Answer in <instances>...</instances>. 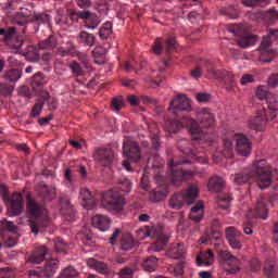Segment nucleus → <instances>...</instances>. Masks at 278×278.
<instances>
[{"mask_svg": "<svg viewBox=\"0 0 278 278\" xmlns=\"http://www.w3.org/2000/svg\"><path fill=\"white\" fill-rule=\"evenodd\" d=\"M87 266H89V268H93V270H97V273H100V275H110V267L103 262L89 258L87 261Z\"/></svg>", "mask_w": 278, "mask_h": 278, "instance_id": "412c9836", "label": "nucleus"}, {"mask_svg": "<svg viewBox=\"0 0 278 278\" xmlns=\"http://www.w3.org/2000/svg\"><path fill=\"white\" fill-rule=\"evenodd\" d=\"M277 271V264L273 262H266L264 266V274L266 277H273L275 273Z\"/></svg>", "mask_w": 278, "mask_h": 278, "instance_id": "5fc2aeb1", "label": "nucleus"}, {"mask_svg": "<svg viewBox=\"0 0 278 278\" xmlns=\"http://www.w3.org/2000/svg\"><path fill=\"white\" fill-rule=\"evenodd\" d=\"M235 140L236 153H238V155H241V157H249V155H251V151L253 150V146L251 143V140H249V137H247V135L236 134Z\"/></svg>", "mask_w": 278, "mask_h": 278, "instance_id": "39448f33", "label": "nucleus"}, {"mask_svg": "<svg viewBox=\"0 0 278 278\" xmlns=\"http://www.w3.org/2000/svg\"><path fill=\"white\" fill-rule=\"evenodd\" d=\"M217 255L219 257L220 264H227L232 257H235L229 251H218Z\"/></svg>", "mask_w": 278, "mask_h": 278, "instance_id": "4d7b16f0", "label": "nucleus"}, {"mask_svg": "<svg viewBox=\"0 0 278 278\" xmlns=\"http://www.w3.org/2000/svg\"><path fill=\"white\" fill-rule=\"evenodd\" d=\"M81 205L85 207V210H94L97 207V201H94V198L92 197V192L88 189H84L81 192Z\"/></svg>", "mask_w": 278, "mask_h": 278, "instance_id": "aec40b11", "label": "nucleus"}, {"mask_svg": "<svg viewBox=\"0 0 278 278\" xmlns=\"http://www.w3.org/2000/svg\"><path fill=\"white\" fill-rule=\"evenodd\" d=\"M268 88H277L278 87V73H271L267 79Z\"/></svg>", "mask_w": 278, "mask_h": 278, "instance_id": "e2e57ef3", "label": "nucleus"}, {"mask_svg": "<svg viewBox=\"0 0 278 278\" xmlns=\"http://www.w3.org/2000/svg\"><path fill=\"white\" fill-rule=\"evenodd\" d=\"M224 270L228 273V275H236V273H240V260L238 257H232L226 264H224Z\"/></svg>", "mask_w": 278, "mask_h": 278, "instance_id": "c85d7f7f", "label": "nucleus"}, {"mask_svg": "<svg viewBox=\"0 0 278 278\" xmlns=\"http://www.w3.org/2000/svg\"><path fill=\"white\" fill-rule=\"evenodd\" d=\"M53 58V50H41V52L39 53V63L43 64L45 66H49Z\"/></svg>", "mask_w": 278, "mask_h": 278, "instance_id": "c9c22d12", "label": "nucleus"}, {"mask_svg": "<svg viewBox=\"0 0 278 278\" xmlns=\"http://www.w3.org/2000/svg\"><path fill=\"white\" fill-rule=\"evenodd\" d=\"M168 197V187L166 185L157 186L149 193V200L152 203H160Z\"/></svg>", "mask_w": 278, "mask_h": 278, "instance_id": "ddd939ff", "label": "nucleus"}, {"mask_svg": "<svg viewBox=\"0 0 278 278\" xmlns=\"http://www.w3.org/2000/svg\"><path fill=\"white\" fill-rule=\"evenodd\" d=\"M110 36H112V23L106 22L99 29V37L101 38V40H108Z\"/></svg>", "mask_w": 278, "mask_h": 278, "instance_id": "a19ab883", "label": "nucleus"}, {"mask_svg": "<svg viewBox=\"0 0 278 278\" xmlns=\"http://www.w3.org/2000/svg\"><path fill=\"white\" fill-rule=\"evenodd\" d=\"M260 51V62L262 64H268L270 61L275 60L277 58V51L275 50H258Z\"/></svg>", "mask_w": 278, "mask_h": 278, "instance_id": "72a5a7b5", "label": "nucleus"}, {"mask_svg": "<svg viewBox=\"0 0 278 278\" xmlns=\"http://www.w3.org/2000/svg\"><path fill=\"white\" fill-rule=\"evenodd\" d=\"M92 55L97 59L105 58V55H108V49H105L103 46H97L92 50Z\"/></svg>", "mask_w": 278, "mask_h": 278, "instance_id": "13d9d810", "label": "nucleus"}, {"mask_svg": "<svg viewBox=\"0 0 278 278\" xmlns=\"http://www.w3.org/2000/svg\"><path fill=\"white\" fill-rule=\"evenodd\" d=\"M78 275L79 273L77 271V269H75V267L67 266L60 274V278H76Z\"/></svg>", "mask_w": 278, "mask_h": 278, "instance_id": "09e8293b", "label": "nucleus"}, {"mask_svg": "<svg viewBox=\"0 0 278 278\" xmlns=\"http://www.w3.org/2000/svg\"><path fill=\"white\" fill-rule=\"evenodd\" d=\"M45 86V74L37 73L33 76V87L42 88Z\"/></svg>", "mask_w": 278, "mask_h": 278, "instance_id": "603ef678", "label": "nucleus"}, {"mask_svg": "<svg viewBox=\"0 0 278 278\" xmlns=\"http://www.w3.org/2000/svg\"><path fill=\"white\" fill-rule=\"evenodd\" d=\"M59 202L61 204L62 210H73V204H71V200H68L66 195H60Z\"/></svg>", "mask_w": 278, "mask_h": 278, "instance_id": "69168bd1", "label": "nucleus"}, {"mask_svg": "<svg viewBox=\"0 0 278 278\" xmlns=\"http://www.w3.org/2000/svg\"><path fill=\"white\" fill-rule=\"evenodd\" d=\"M59 268H60V261L51 260L46 264L42 273L45 277L51 278L53 277V275H55V273H58Z\"/></svg>", "mask_w": 278, "mask_h": 278, "instance_id": "bb28decb", "label": "nucleus"}, {"mask_svg": "<svg viewBox=\"0 0 278 278\" xmlns=\"http://www.w3.org/2000/svg\"><path fill=\"white\" fill-rule=\"evenodd\" d=\"M223 155L226 156L228 160H231L233 157V143L229 139L223 140Z\"/></svg>", "mask_w": 278, "mask_h": 278, "instance_id": "58836bf2", "label": "nucleus"}, {"mask_svg": "<svg viewBox=\"0 0 278 278\" xmlns=\"http://www.w3.org/2000/svg\"><path fill=\"white\" fill-rule=\"evenodd\" d=\"M68 68L72 71L75 77H84V75H86V71L84 70V66H81V64H79V62L77 61H72L68 64Z\"/></svg>", "mask_w": 278, "mask_h": 278, "instance_id": "e433bc0d", "label": "nucleus"}, {"mask_svg": "<svg viewBox=\"0 0 278 278\" xmlns=\"http://www.w3.org/2000/svg\"><path fill=\"white\" fill-rule=\"evenodd\" d=\"M267 123L268 117H266V109H263L256 116L249 121L250 128L255 131H264Z\"/></svg>", "mask_w": 278, "mask_h": 278, "instance_id": "9d476101", "label": "nucleus"}, {"mask_svg": "<svg viewBox=\"0 0 278 278\" xmlns=\"http://www.w3.org/2000/svg\"><path fill=\"white\" fill-rule=\"evenodd\" d=\"M78 40L85 47H94L97 45V37L86 30L79 33Z\"/></svg>", "mask_w": 278, "mask_h": 278, "instance_id": "a878e982", "label": "nucleus"}, {"mask_svg": "<svg viewBox=\"0 0 278 278\" xmlns=\"http://www.w3.org/2000/svg\"><path fill=\"white\" fill-rule=\"evenodd\" d=\"M26 214L28 216V226L30 227L31 233L38 236L40 228L46 227L42 216L45 214V204L38 203L30 193L26 195Z\"/></svg>", "mask_w": 278, "mask_h": 278, "instance_id": "f03ea898", "label": "nucleus"}, {"mask_svg": "<svg viewBox=\"0 0 278 278\" xmlns=\"http://www.w3.org/2000/svg\"><path fill=\"white\" fill-rule=\"evenodd\" d=\"M5 43L10 49H14L20 55H22L23 51H25V41L23 37L15 35L7 39Z\"/></svg>", "mask_w": 278, "mask_h": 278, "instance_id": "6ab92c4d", "label": "nucleus"}, {"mask_svg": "<svg viewBox=\"0 0 278 278\" xmlns=\"http://www.w3.org/2000/svg\"><path fill=\"white\" fill-rule=\"evenodd\" d=\"M92 226L100 231H108L112 220L105 215H96L91 219Z\"/></svg>", "mask_w": 278, "mask_h": 278, "instance_id": "a211bd4d", "label": "nucleus"}, {"mask_svg": "<svg viewBox=\"0 0 278 278\" xmlns=\"http://www.w3.org/2000/svg\"><path fill=\"white\" fill-rule=\"evenodd\" d=\"M178 149L182 152L186 153L187 155L189 153H192V149L190 148V141L186 139H180L177 143Z\"/></svg>", "mask_w": 278, "mask_h": 278, "instance_id": "864d4df0", "label": "nucleus"}, {"mask_svg": "<svg viewBox=\"0 0 278 278\" xmlns=\"http://www.w3.org/2000/svg\"><path fill=\"white\" fill-rule=\"evenodd\" d=\"M273 46V39L270 36L263 37V40L261 42V46L258 47V50H270V47Z\"/></svg>", "mask_w": 278, "mask_h": 278, "instance_id": "680f3d73", "label": "nucleus"}, {"mask_svg": "<svg viewBox=\"0 0 278 278\" xmlns=\"http://www.w3.org/2000/svg\"><path fill=\"white\" fill-rule=\"evenodd\" d=\"M166 53H175L177 51V39L175 37H168L165 41Z\"/></svg>", "mask_w": 278, "mask_h": 278, "instance_id": "8fccbe9b", "label": "nucleus"}, {"mask_svg": "<svg viewBox=\"0 0 278 278\" xmlns=\"http://www.w3.org/2000/svg\"><path fill=\"white\" fill-rule=\"evenodd\" d=\"M189 132L191 134V140L195 142L201 141V134H203V127L199 125L193 118L189 119Z\"/></svg>", "mask_w": 278, "mask_h": 278, "instance_id": "4be33fe9", "label": "nucleus"}, {"mask_svg": "<svg viewBox=\"0 0 278 278\" xmlns=\"http://www.w3.org/2000/svg\"><path fill=\"white\" fill-rule=\"evenodd\" d=\"M18 97H23L24 99H31V89L27 86H21L17 89Z\"/></svg>", "mask_w": 278, "mask_h": 278, "instance_id": "052dcab7", "label": "nucleus"}, {"mask_svg": "<svg viewBox=\"0 0 278 278\" xmlns=\"http://www.w3.org/2000/svg\"><path fill=\"white\" fill-rule=\"evenodd\" d=\"M166 244H168V238L167 237L160 238L157 241H155L152 244L151 250L154 251V253H160V251H164V248L166 247Z\"/></svg>", "mask_w": 278, "mask_h": 278, "instance_id": "37998d69", "label": "nucleus"}, {"mask_svg": "<svg viewBox=\"0 0 278 278\" xmlns=\"http://www.w3.org/2000/svg\"><path fill=\"white\" fill-rule=\"evenodd\" d=\"M164 127L167 134H177L179 129L184 127V125L181 124V122H179V119H168L167 122H165Z\"/></svg>", "mask_w": 278, "mask_h": 278, "instance_id": "473e14b6", "label": "nucleus"}, {"mask_svg": "<svg viewBox=\"0 0 278 278\" xmlns=\"http://www.w3.org/2000/svg\"><path fill=\"white\" fill-rule=\"evenodd\" d=\"M10 203L9 212L12 216H21L25 212V200L23 199V193L14 192L7 199Z\"/></svg>", "mask_w": 278, "mask_h": 278, "instance_id": "6e6552de", "label": "nucleus"}, {"mask_svg": "<svg viewBox=\"0 0 278 278\" xmlns=\"http://www.w3.org/2000/svg\"><path fill=\"white\" fill-rule=\"evenodd\" d=\"M99 17L97 15H92L85 24V27H87V29H97V27H99Z\"/></svg>", "mask_w": 278, "mask_h": 278, "instance_id": "bf43d9fd", "label": "nucleus"}, {"mask_svg": "<svg viewBox=\"0 0 278 278\" xmlns=\"http://www.w3.org/2000/svg\"><path fill=\"white\" fill-rule=\"evenodd\" d=\"M257 42V36L247 34L237 39V45L240 49H248V47H253Z\"/></svg>", "mask_w": 278, "mask_h": 278, "instance_id": "b1692460", "label": "nucleus"}, {"mask_svg": "<svg viewBox=\"0 0 278 278\" xmlns=\"http://www.w3.org/2000/svg\"><path fill=\"white\" fill-rule=\"evenodd\" d=\"M117 189H119L121 192H125V194H129L131 192V181L127 178H119Z\"/></svg>", "mask_w": 278, "mask_h": 278, "instance_id": "79ce46f5", "label": "nucleus"}, {"mask_svg": "<svg viewBox=\"0 0 278 278\" xmlns=\"http://www.w3.org/2000/svg\"><path fill=\"white\" fill-rule=\"evenodd\" d=\"M93 159L99 162L103 168L112 166L114 162V150L112 148H98L93 153Z\"/></svg>", "mask_w": 278, "mask_h": 278, "instance_id": "0eeeda50", "label": "nucleus"}, {"mask_svg": "<svg viewBox=\"0 0 278 278\" xmlns=\"http://www.w3.org/2000/svg\"><path fill=\"white\" fill-rule=\"evenodd\" d=\"M123 152L125 157L129 162H134L135 164L137 162H140V160L142 159V153L140 152V144H138V142L136 141H132V140L124 141Z\"/></svg>", "mask_w": 278, "mask_h": 278, "instance_id": "423d86ee", "label": "nucleus"}, {"mask_svg": "<svg viewBox=\"0 0 278 278\" xmlns=\"http://www.w3.org/2000/svg\"><path fill=\"white\" fill-rule=\"evenodd\" d=\"M142 268L147 273H153L157 268V257L151 255L146 258L142 263Z\"/></svg>", "mask_w": 278, "mask_h": 278, "instance_id": "f704fd0d", "label": "nucleus"}, {"mask_svg": "<svg viewBox=\"0 0 278 278\" xmlns=\"http://www.w3.org/2000/svg\"><path fill=\"white\" fill-rule=\"evenodd\" d=\"M49 91H41L38 96L37 102L34 104L31 112H30V118H38L40 116V113L42 112V109L45 108V103L49 101Z\"/></svg>", "mask_w": 278, "mask_h": 278, "instance_id": "9b49d317", "label": "nucleus"}, {"mask_svg": "<svg viewBox=\"0 0 278 278\" xmlns=\"http://www.w3.org/2000/svg\"><path fill=\"white\" fill-rule=\"evenodd\" d=\"M76 58H78V60L83 64L84 68H89L90 60H88V54H86L84 52H77Z\"/></svg>", "mask_w": 278, "mask_h": 278, "instance_id": "0e129e2a", "label": "nucleus"}, {"mask_svg": "<svg viewBox=\"0 0 278 278\" xmlns=\"http://www.w3.org/2000/svg\"><path fill=\"white\" fill-rule=\"evenodd\" d=\"M54 249L56 253H66L68 251V243L65 242L62 238L54 239Z\"/></svg>", "mask_w": 278, "mask_h": 278, "instance_id": "c03bdc74", "label": "nucleus"}, {"mask_svg": "<svg viewBox=\"0 0 278 278\" xmlns=\"http://www.w3.org/2000/svg\"><path fill=\"white\" fill-rule=\"evenodd\" d=\"M42 51V49H40V47H35L31 45H27L26 47H24V50H22V55H24V58H27L28 62H40V52Z\"/></svg>", "mask_w": 278, "mask_h": 278, "instance_id": "f8f14e48", "label": "nucleus"}, {"mask_svg": "<svg viewBox=\"0 0 278 278\" xmlns=\"http://www.w3.org/2000/svg\"><path fill=\"white\" fill-rule=\"evenodd\" d=\"M257 222H255L254 219H249L245 223V226L243 227V231L247 236H253V225H256Z\"/></svg>", "mask_w": 278, "mask_h": 278, "instance_id": "774afa93", "label": "nucleus"}, {"mask_svg": "<svg viewBox=\"0 0 278 278\" xmlns=\"http://www.w3.org/2000/svg\"><path fill=\"white\" fill-rule=\"evenodd\" d=\"M198 116L200 118L202 129H210V127H214L216 119L214 118V114L210 112V109H202Z\"/></svg>", "mask_w": 278, "mask_h": 278, "instance_id": "2eb2a0df", "label": "nucleus"}, {"mask_svg": "<svg viewBox=\"0 0 278 278\" xmlns=\"http://www.w3.org/2000/svg\"><path fill=\"white\" fill-rule=\"evenodd\" d=\"M30 22L36 25H49V27H51V15H49V13H35Z\"/></svg>", "mask_w": 278, "mask_h": 278, "instance_id": "c756f323", "label": "nucleus"}, {"mask_svg": "<svg viewBox=\"0 0 278 278\" xmlns=\"http://www.w3.org/2000/svg\"><path fill=\"white\" fill-rule=\"evenodd\" d=\"M255 180L256 185L261 190H266L270 188L273 184V170L266 165V160H260L254 163V166L251 170H243L235 175V184L237 186H243V184H251Z\"/></svg>", "mask_w": 278, "mask_h": 278, "instance_id": "f257e3e1", "label": "nucleus"}, {"mask_svg": "<svg viewBox=\"0 0 278 278\" xmlns=\"http://www.w3.org/2000/svg\"><path fill=\"white\" fill-rule=\"evenodd\" d=\"M127 201L117 190H108L102 194L101 205L111 214H121L125 210Z\"/></svg>", "mask_w": 278, "mask_h": 278, "instance_id": "7ed1b4c3", "label": "nucleus"}, {"mask_svg": "<svg viewBox=\"0 0 278 278\" xmlns=\"http://www.w3.org/2000/svg\"><path fill=\"white\" fill-rule=\"evenodd\" d=\"M224 84H225L226 90H228V92H231V90H233V88H236V78L233 76V73L226 72L224 74Z\"/></svg>", "mask_w": 278, "mask_h": 278, "instance_id": "ea45409f", "label": "nucleus"}, {"mask_svg": "<svg viewBox=\"0 0 278 278\" xmlns=\"http://www.w3.org/2000/svg\"><path fill=\"white\" fill-rule=\"evenodd\" d=\"M256 216L262 218V220H266V218H268V204L266 202H257Z\"/></svg>", "mask_w": 278, "mask_h": 278, "instance_id": "4c0bfd02", "label": "nucleus"}, {"mask_svg": "<svg viewBox=\"0 0 278 278\" xmlns=\"http://www.w3.org/2000/svg\"><path fill=\"white\" fill-rule=\"evenodd\" d=\"M220 14L229 16V18H238V11L233 7H228L227 9H222Z\"/></svg>", "mask_w": 278, "mask_h": 278, "instance_id": "338daca9", "label": "nucleus"}, {"mask_svg": "<svg viewBox=\"0 0 278 278\" xmlns=\"http://www.w3.org/2000/svg\"><path fill=\"white\" fill-rule=\"evenodd\" d=\"M242 233L239 231L238 228L230 226L226 228V240H229L231 238H240Z\"/></svg>", "mask_w": 278, "mask_h": 278, "instance_id": "6e6d98bb", "label": "nucleus"}, {"mask_svg": "<svg viewBox=\"0 0 278 278\" xmlns=\"http://www.w3.org/2000/svg\"><path fill=\"white\" fill-rule=\"evenodd\" d=\"M38 47L42 51H53L58 47V38L50 35L47 39L39 41Z\"/></svg>", "mask_w": 278, "mask_h": 278, "instance_id": "5701e85b", "label": "nucleus"}, {"mask_svg": "<svg viewBox=\"0 0 278 278\" xmlns=\"http://www.w3.org/2000/svg\"><path fill=\"white\" fill-rule=\"evenodd\" d=\"M17 26H11L9 28H0V36H4V42L8 41L9 38H12V36H16L17 34H25L27 27H25V22H17Z\"/></svg>", "mask_w": 278, "mask_h": 278, "instance_id": "4468645a", "label": "nucleus"}, {"mask_svg": "<svg viewBox=\"0 0 278 278\" xmlns=\"http://www.w3.org/2000/svg\"><path fill=\"white\" fill-rule=\"evenodd\" d=\"M256 98L258 99V101H264V99H265L266 103H271L270 99H275V96L262 88H258L256 90Z\"/></svg>", "mask_w": 278, "mask_h": 278, "instance_id": "49530a36", "label": "nucleus"}, {"mask_svg": "<svg viewBox=\"0 0 278 278\" xmlns=\"http://www.w3.org/2000/svg\"><path fill=\"white\" fill-rule=\"evenodd\" d=\"M111 108L115 112H121V110L125 108V99H123V96L113 98L111 101Z\"/></svg>", "mask_w": 278, "mask_h": 278, "instance_id": "a18cd8bd", "label": "nucleus"}, {"mask_svg": "<svg viewBox=\"0 0 278 278\" xmlns=\"http://www.w3.org/2000/svg\"><path fill=\"white\" fill-rule=\"evenodd\" d=\"M136 247V241L131 235H124L119 241V249L122 251H131Z\"/></svg>", "mask_w": 278, "mask_h": 278, "instance_id": "7c9ffc66", "label": "nucleus"}, {"mask_svg": "<svg viewBox=\"0 0 278 278\" xmlns=\"http://www.w3.org/2000/svg\"><path fill=\"white\" fill-rule=\"evenodd\" d=\"M36 194L42 203H51L58 193L55 192V187H49L45 182H40L36 188Z\"/></svg>", "mask_w": 278, "mask_h": 278, "instance_id": "1a4fd4ad", "label": "nucleus"}, {"mask_svg": "<svg viewBox=\"0 0 278 278\" xmlns=\"http://www.w3.org/2000/svg\"><path fill=\"white\" fill-rule=\"evenodd\" d=\"M184 203H186L184 193H174L169 199V207H172V210H181V207H184Z\"/></svg>", "mask_w": 278, "mask_h": 278, "instance_id": "cd10ccee", "label": "nucleus"}, {"mask_svg": "<svg viewBox=\"0 0 278 278\" xmlns=\"http://www.w3.org/2000/svg\"><path fill=\"white\" fill-rule=\"evenodd\" d=\"M49 254V249L47 247L41 245L35 250V252L28 257L27 262L29 264H42L45 262V257Z\"/></svg>", "mask_w": 278, "mask_h": 278, "instance_id": "f3484780", "label": "nucleus"}, {"mask_svg": "<svg viewBox=\"0 0 278 278\" xmlns=\"http://www.w3.org/2000/svg\"><path fill=\"white\" fill-rule=\"evenodd\" d=\"M263 18L269 21V23H275V21H278V11L271 8L263 13Z\"/></svg>", "mask_w": 278, "mask_h": 278, "instance_id": "de8ad7c7", "label": "nucleus"}, {"mask_svg": "<svg viewBox=\"0 0 278 278\" xmlns=\"http://www.w3.org/2000/svg\"><path fill=\"white\" fill-rule=\"evenodd\" d=\"M227 186V182H225V179L219 176L211 177L207 184V189L213 194H216L218 192H223Z\"/></svg>", "mask_w": 278, "mask_h": 278, "instance_id": "dca6fc26", "label": "nucleus"}, {"mask_svg": "<svg viewBox=\"0 0 278 278\" xmlns=\"http://www.w3.org/2000/svg\"><path fill=\"white\" fill-rule=\"evenodd\" d=\"M21 77H23V70L21 68H11L4 73V79L11 84L18 81Z\"/></svg>", "mask_w": 278, "mask_h": 278, "instance_id": "2f4dec72", "label": "nucleus"}, {"mask_svg": "<svg viewBox=\"0 0 278 278\" xmlns=\"http://www.w3.org/2000/svg\"><path fill=\"white\" fill-rule=\"evenodd\" d=\"M185 197V203L187 205H192L197 199H199V186L197 185H191L187 189V193L184 195Z\"/></svg>", "mask_w": 278, "mask_h": 278, "instance_id": "393cba45", "label": "nucleus"}, {"mask_svg": "<svg viewBox=\"0 0 278 278\" xmlns=\"http://www.w3.org/2000/svg\"><path fill=\"white\" fill-rule=\"evenodd\" d=\"M14 92V85H10L7 83L0 84V94L3 97H10Z\"/></svg>", "mask_w": 278, "mask_h": 278, "instance_id": "3c124183", "label": "nucleus"}, {"mask_svg": "<svg viewBox=\"0 0 278 278\" xmlns=\"http://www.w3.org/2000/svg\"><path fill=\"white\" fill-rule=\"evenodd\" d=\"M168 112H172L178 121H184L186 114L192 112V102L186 94L179 93L169 102Z\"/></svg>", "mask_w": 278, "mask_h": 278, "instance_id": "20e7f679", "label": "nucleus"}]
</instances>
